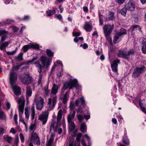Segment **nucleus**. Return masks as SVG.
Listing matches in <instances>:
<instances>
[{"label":"nucleus","instance_id":"c756f323","mask_svg":"<svg viewBox=\"0 0 146 146\" xmlns=\"http://www.w3.org/2000/svg\"><path fill=\"white\" fill-rule=\"evenodd\" d=\"M62 116V111L61 110H60L58 111V115L57 116V122L58 123L60 121L61 119Z\"/></svg>","mask_w":146,"mask_h":146},{"label":"nucleus","instance_id":"c85d7f7f","mask_svg":"<svg viewBox=\"0 0 146 146\" xmlns=\"http://www.w3.org/2000/svg\"><path fill=\"white\" fill-rule=\"evenodd\" d=\"M116 33L118 34L119 36H121L123 35L126 34L127 33L126 30L125 29L122 28L120 29L119 32H117Z\"/></svg>","mask_w":146,"mask_h":146},{"label":"nucleus","instance_id":"37998d69","mask_svg":"<svg viewBox=\"0 0 146 146\" xmlns=\"http://www.w3.org/2000/svg\"><path fill=\"white\" fill-rule=\"evenodd\" d=\"M17 47L16 48V49L15 50H13L11 51H7L6 52L7 54L9 55H13L14 54L16 53L17 50Z\"/></svg>","mask_w":146,"mask_h":146},{"label":"nucleus","instance_id":"4d7b16f0","mask_svg":"<svg viewBox=\"0 0 146 146\" xmlns=\"http://www.w3.org/2000/svg\"><path fill=\"white\" fill-rule=\"evenodd\" d=\"M4 116L5 115L3 111L0 108V119H3Z\"/></svg>","mask_w":146,"mask_h":146},{"label":"nucleus","instance_id":"393cba45","mask_svg":"<svg viewBox=\"0 0 146 146\" xmlns=\"http://www.w3.org/2000/svg\"><path fill=\"white\" fill-rule=\"evenodd\" d=\"M130 29L133 31L135 30H139L140 32H141V28L139 26L137 25H135L132 26L130 28Z\"/></svg>","mask_w":146,"mask_h":146},{"label":"nucleus","instance_id":"2f4dec72","mask_svg":"<svg viewBox=\"0 0 146 146\" xmlns=\"http://www.w3.org/2000/svg\"><path fill=\"white\" fill-rule=\"evenodd\" d=\"M87 128L86 124L85 123L83 122L81 125L80 130L82 132L84 131H86V130Z\"/></svg>","mask_w":146,"mask_h":146},{"label":"nucleus","instance_id":"1a4fd4ad","mask_svg":"<svg viewBox=\"0 0 146 146\" xmlns=\"http://www.w3.org/2000/svg\"><path fill=\"white\" fill-rule=\"evenodd\" d=\"M17 73L11 71L9 74V80L11 85L15 84L17 81Z\"/></svg>","mask_w":146,"mask_h":146},{"label":"nucleus","instance_id":"39448f33","mask_svg":"<svg viewBox=\"0 0 146 146\" xmlns=\"http://www.w3.org/2000/svg\"><path fill=\"white\" fill-rule=\"evenodd\" d=\"M34 102L35 103L36 109L39 110H41L44 106V99L41 97H38L35 99Z\"/></svg>","mask_w":146,"mask_h":146},{"label":"nucleus","instance_id":"dca6fc26","mask_svg":"<svg viewBox=\"0 0 146 146\" xmlns=\"http://www.w3.org/2000/svg\"><path fill=\"white\" fill-rule=\"evenodd\" d=\"M31 140L32 141H36V144L38 145H39L40 144L39 137L36 133L33 132L32 133Z\"/></svg>","mask_w":146,"mask_h":146},{"label":"nucleus","instance_id":"9d476101","mask_svg":"<svg viewBox=\"0 0 146 146\" xmlns=\"http://www.w3.org/2000/svg\"><path fill=\"white\" fill-rule=\"evenodd\" d=\"M31 48L38 49L39 48V47L37 44H29L24 46L22 49L24 52H26Z\"/></svg>","mask_w":146,"mask_h":146},{"label":"nucleus","instance_id":"bb28decb","mask_svg":"<svg viewBox=\"0 0 146 146\" xmlns=\"http://www.w3.org/2000/svg\"><path fill=\"white\" fill-rule=\"evenodd\" d=\"M69 124V130L72 131L74 130L75 128V125L74 122H68Z\"/></svg>","mask_w":146,"mask_h":146},{"label":"nucleus","instance_id":"774afa93","mask_svg":"<svg viewBox=\"0 0 146 146\" xmlns=\"http://www.w3.org/2000/svg\"><path fill=\"white\" fill-rule=\"evenodd\" d=\"M80 46H82L84 49H85L88 47V45L86 43L84 44L83 45L81 44L80 45Z\"/></svg>","mask_w":146,"mask_h":146},{"label":"nucleus","instance_id":"9b49d317","mask_svg":"<svg viewBox=\"0 0 146 146\" xmlns=\"http://www.w3.org/2000/svg\"><path fill=\"white\" fill-rule=\"evenodd\" d=\"M135 4L134 1L132 0L129 1L125 5V7L127 10L133 11L135 9Z\"/></svg>","mask_w":146,"mask_h":146},{"label":"nucleus","instance_id":"e433bc0d","mask_svg":"<svg viewBox=\"0 0 146 146\" xmlns=\"http://www.w3.org/2000/svg\"><path fill=\"white\" fill-rule=\"evenodd\" d=\"M23 65L22 64L20 65H17L16 66H13L12 67V69L11 71L13 72L14 71H17L18 70L19 68Z\"/></svg>","mask_w":146,"mask_h":146},{"label":"nucleus","instance_id":"7ed1b4c3","mask_svg":"<svg viewBox=\"0 0 146 146\" xmlns=\"http://www.w3.org/2000/svg\"><path fill=\"white\" fill-rule=\"evenodd\" d=\"M135 52L133 49L127 50L126 48L120 50L117 53L118 57H122L125 59L128 60L130 58L129 56L133 54Z\"/></svg>","mask_w":146,"mask_h":146},{"label":"nucleus","instance_id":"13d9d810","mask_svg":"<svg viewBox=\"0 0 146 146\" xmlns=\"http://www.w3.org/2000/svg\"><path fill=\"white\" fill-rule=\"evenodd\" d=\"M38 58V56H35V57H34L32 60H29L28 62V63H31L34 62L35 60H36Z\"/></svg>","mask_w":146,"mask_h":146},{"label":"nucleus","instance_id":"6e6552de","mask_svg":"<svg viewBox=\"0 0 146 146\" xmlns=\"http://www.w3.org/2000/svg\"><path fill=\"white\" fill-rule=\"evenodd\" d=\"M145 69V68L144 66H142L140 68L136 67L132 74V77L133 78L138 77L140 74L144 72Z\"/></svg>","mask_w":146,"mask_h":146},{"label":"nucleus","instance_id":"6e6d98bb","mask_svg":"<svg viewBox=\"0 0 146 146\" xmlns=\"http://www.w3.org/2000/svg\"><path fill=\"white\" fill-rule=\"evenodd\" d=\"M12 21L10 19H7L4 21V23L6 25H8L11 23Z\"/></svg>","mask_w":146,"mask_h":146},{"label":"nucleus","instance_id":"a211bd4d","mask_svg":"<svg viewBox=\"0 0 146 146\" xmlns=\"http://www.w3.org/2000/svg\"><path fill=\"white\" fill-rule=\"evenodd\" d=\"M60 88V86L57 85L55 83L53 84V86L51 89V93L52 94L54 95L57 93L58 90Z\"/></svg>","mask_w":146,"mask_h":146},{"label":"nucleus","instance_id":"c9c22d12","mask_svg":"<svg viewBox=\"0 0 146 146\" xmlns=\"http://www.w3.org/2000/svg\"><path fill=\"white\" fill-rule=\"evenodd\" d=\"M56 11L54 10H49L46 12V15L48 16H50L56 13Z\"/></svg>","mask_w":146,"mask_h":146},{"label":"nucleus","instance_id":"4be33fe9","mask_svg":"<svg viewBox=\"0 0 146 146\" xmlns=\"http://www.w3.org/2000/svg\"><path fill=\"white\" fill-rule=\"evenodd\" d=\"M19 112V120L20 121H21L25 125L26 130H27L28 129V126L26 122L24 121L22 117V115L23 113V112Z\"/></svg>","mask_w":146,"mask_h":146},{"label":"nucleus","instance_id":"f8f14e48","mask_svg":"<svg viewBox=\"0 0 146 146\" xmlns=\"http://www.w3.org/2000/svg\"><path fill=\"white\" fill-rule=\"evenodd\" d=\"M18 102L19 104V112H24V106L25 99L23 96H21L19 99Z\"/></svg>","mask_w":146,"mask_h":146},{"label":"nucleus","instance_id":"4c0bfd02","mask_svg":"<svg viewBox=\"0 0 146 146\" xmlns=\"http://www.w3.org/2000/svg\"><path fill=\"white\" fill-rule=\"evenodd\" d=\"M127 10V9L125 7H124L121 10L120 12L122 15L125 17L126 15Z\"/></svg>","mask_w":146,"mask_h":146},{"label":"nucleus","instance_id":"58836bf2","mask_svg":"<svg viewBox=\"0 0 146 146\" xmlns=\"http://www.w3.org/2000/svg\"><path fill=\"white\" fill-rule=\"evenodd\" d=\"M25 118L28 120L29 118V113L27 108H25Z\"/></svg>","mask_w":146,"mask_h":146},{"label":"nucleus","instance_id":"ea45409f","mask_svg":"<svg viewBox=\"0 0 146 146\" xmlns=\"http://www.w3.org/2000/svg\"><path fill=\"white\" fill-rule=\"evenodd\" d=\"M76 141L73 139H71L69 142V146H75Z\"/></svg>","mask_w":146,"mask_h":146},{"label":"nucleus","instance_id":"7c9ffc66","mask_svg":"<svg viewBox=\"0 0 146 146\" xmlns=\"http://www.w3.org/2000/svg\"><path fill=\"white\" fill-rule=\"evenodd\" d=\"M109 17L106 18V20H112L114 18V13L113 12H110L109 14Z\"/></svg>","mask_w":146,"mask_h":146},{"label":"nucleus","instance_id":"a878e982","mask_svg":"<svg viewBox=\"0 0 146 146\" xmlns=\"http://www.w3.org/2000/svg\"><path fill=\"white\" fill-rule=\"evenodd\" d=\"M23 53H20L19 55L15 57V61H20L23 60Z\"/></svg>","mask_w":146,"mask_h":146},{"label":"nucleus","instance_id":"8fccbe9b","mask_svg":"<svg viewBox=\"0 0 146 146\" xmlns=\"http://www.w3.org/2000/svg\"><path fill=\"white\" fill-rule=\"evenodd\" d=\"M125 0H115V1L119 5L123 4L125 1Z\"/></svg>","mask_w":146,"mask_h":146},{"label":"nucleus","instance_id":"b1692460","mask_svg":"<svg viewBox=\"0 0 146 146\" xmlns=\"http://www.w3.org/2000/svg\"><path fill=\"white\" fill-rule=\"evenodd\" d=\"M30 113L31 115V120H32L34 119L35 115V107L34 105L31 107L30 111Z\"/></svg>","mask_w":146,"mask_h":146},{"label":"nucleus","instance_id":"603ef678","mask_svg":"<svg viewBox=\"0 0 146 146\" xmlns=\"http://www.w3.org/2000/svg\"><path fill=\"white\" fill-rule=\"evenodd\" d=\"M142 50L143 53L146 54V45H142Z\"/></svg>","mask_w":146,"mask_h":146},{"label":"nucleus","instance_id":"f257e3e1","mask_svg":"<svg viewBox=\"0 0 146 146\" xmlns=\"http://www.w3.org/2000/svg\"><path fill=\"white\" fill-rule=\"evenodd\" d=\"M40 60L43 66L40 64L39 61L34 63L36 65V67L37 68L38 72L40 73L42 72V68H45L47 69L51 62V60L44 56H42L41 57Z\"/></svg>","mask_w":146,"mask_h":146},{"label":"nucleus","instance_id":"cd10ccee","mask_svg":"<svg viewBox=\"0 0 146 146\" xmlns=\"http://www.w3.org/2000/svg\"><path fill=\"white\" fill-rule=\"evenodd\" d=\"M119 35L116 33L114 35L113 38V42L115 44L121 40Z\"/></svg>","mask_w":146,"mask_h":146},{"label":"nucleus","instance_id":"bf43d9fd","mask_svg":"<svg viewBox=\"0 0 146 146\" xmlns=\"http://www.w3.org/2000/svg\"><path fill=\"white\" fill-rule=\"evenodd\" d=\"M19 136L20 139L21 140V141L23 143L25 140V138L24 136L23 135V134L22 133H20L19 135Z\"/></svg>","mask_w":146,"mask_h":146},{"label":"nucleus","instance_id":"052dcab7","mask_svg":"<svg viewBox=\"0 0 146 146\" xmlns=\"http://www.w3.org/2000/svg\"><path fill=\"white\" fill-rule=\"evenodd\" d=\"M14 119L15 122V123L17 125L18 123L17 121V114H15L14 115Z\"/></svg>","mask_w":146,"mask_h":146},{"label":"nucleus","instance_id":"f3484780","mask_svg":"<svg viewBox=\"0 0 146 146\" xmlns=\"http://www.w3.org/2000/svg\"><path fill=\"white\" fill-rule=\"evenodd\" d=\"M77 117L79 122L80 123L82 122L83 121L84 118H85L86 120H87L90 118V115H83L82 114H79L77 115Z\"/></svg>","mask_w":146,"mask_h":146},{"label":"nucleus","instance_id":"ddd939ff","mask_svg":"<svg viewBox=\"0 0 146 146\" xmlns=\"http://www.w3.org/2000/svg\"><path fill=\"white\" fill-rule=\"evenodd\" d=\"M120 60L118 59H116L113 60L112 64L111 65L112 70L116 73L117 72L118 64L120 63Z\"/></svg>","mask_w":146,"mask_h":146},{"label":"nucleus","instance_id":"72a5a7b5","mask_svg":"<svg viewBox=\"0 0 146 146\" xmlns=\"http://www.w3.org/2000/svg\"><path fill=\"white\" fill-rule=\"evenodd\" d=\"M4 138L5 140L10 143H11L13 141V139L12 137L7 135L4 136Z\"/></svg>","mask_w":146,"mask_h":146},{"label":"nucleus","instance_id":"5fc2aeb1","mask_svg":"<svg viewBox=\"0 0 146 146\" xmlns=\"http://www.w3.org/2000/svg\"><path fill=\"white\" fill-rule=\"evenodd\" d=\"M99 17L100 24L101 25H102L103 24L102 18L103 16L101 15H100V13H99Z\"/></svg>","mask_w":146,"mask_h":146},{"label":"nucleus","instance_id":"2eb2a0df","mask_svg":"<svg viewBox=\"0 0 146 146\" xmlns=\"http://www.w3.org/2000/svg\"><path fill=\"white\" fill-rule=\"evenodd\" d=\"M14 94L16 96H19L21 94V88L18 86L14 84L11 85Z\"/></svg>","mask_w":146,"mask_h":146},{"label":"nucleus","instance_id":"412c9836","mask_svg":"<svg viewBox=\"0 0 146 146\" xmlns=\"http://www.w3.org/2000/svg\"><path fill=\"white\" fill-rule=\"evenodd\" d=\"M11 43L10 41L5 42H0V49L2 50L5 49L9 44Z\"/></svg>","mask_w":146,"mask_h":146},{"label":"nucleus","instance_id":"473e14b6","mask_svg":"<svg viewBox=\"0 0 146 146\" xmlns=\"http://www.w3.org/2000/svg\"><path fill=\"white\" fill-rule=\"evenodd\" d=\"M54 140L53 136L52 134L51 138L46 144V146H51Z\"/></svg>","mask_w":146,"mask_h":146},{"label":"nucleus","instance_id":"de8ad7c7","mask_svg":"<svg viewBox=\"0 0 146 146\" xmlns=\"http://www.w3.org/2000/svg\"><path fill=\"white\" fill-rule=\"evenodd\" d=\"M74 31L72 32L73 36L76 37L79 36L80 35L81 33L80 32H74Z\"/></svg>","mask_w":146,"mask_h":146},{"label":"nucleus","instance_id":"f03ea898","mask_svg":"<svg viewBox=\"0 0 146 146\" xmlns=\"http://www.w3.org/2000/svg\"><path fill=\"white\" fill-rule=\"evenodd\" d=\"M73 87H75L76 89H80L81 88L80 86L78 84V81L76 79L70 80L69 82H65L61 90L62 94L64 92L63 90H65L68 88L69 89H71Z\"/></svg>","mask_w":146,"mask_h":146},{"label":"nucleus","instance_id":"aec40b11","mask_svg":"<svg viewBox=\"0 0 146 146\" xmlns=\"http://www.w3.org/2000/svg\"><path fill=\"white\" fill-rule=\"evenodd\" d=\"M92 26L91 23L86 22L85 23L84 28L87 32H90L92 29Z\"/></svg>","mask_w":146,"mask_h":146},{"label":"nucleus","instance_id":"79ce46f5","mask_svg":"<svg viewBox=\"0 0 146 146\" xmlns=\"http://www.w3.org/2000/svg\"><path fill=\"white\" fill-rule=\"evenodd\" d=\"M36 125L35 124H33L30 126L29 129L31 131H34L36 129Z\"/></svg>","mask_w":146,"mask_h":146},{"label":"nucleus","instance_id":"09e8293b","mask_svg":"<svg viewBox=\"0 0 146 146\" xmlns=\"http://www.w3.org/2000/svg\"><path fill=\"white\" fill-rule=\"evenodd\" d=\"M82 136V134L80 133H78L76 135V139L77 141L78 142H80V139L81 137Z\"/></svg>","mask_w":146,"mask_h":146},{"label":"nucleus","instance_id":"49530a36","mask_svg":"<svg viewBox=\"0 0 146 146\" xmlns=\"http://www.w3.org/2000/svg\"><path fill=\"white\" fill-rule=\"evenodd\" d=\"M122 142L125 144L128 145L129 144L130 142L129 139L126 138L125 139H123Z\"/></svg>","mask_w":146,"mask_h":146},{"label":"nucleus","instance_id":"0e129e2a","mask_svg":"<svg viewBox=\"0 0 146 146\" xmlns=\"http://www.w3.org/2000/svg\"><path fill=\"white\" fill-rule=\"evenodd\" d=\"M44 90L45 91V92L46 93V95H47L49 93V90L48 89V87L45 88H44Z\"/></svg>","mask_w":146,"mask_h":146},{"label":"nucleus","instance_id":"0eeeda50","mask_svg":"<svg viewBox=\"0 0 146 146\" xmlns=\"http://www.w3.org/2000/svg\"><path fill=\"white\" fill-rule=\"evenodd\" d=\"M57 100V97L56 96L54 97L52 100L51 98L48 99V111H50L55 108L56 103Z\"/></svg>","mask_w":146,"mask_h":146},{"label":"nucleus","instance_id":"20e7f679","mask_svg":"<svg viewBox=\"0 0 146 146\" xmlns=\"http://www.w3.org/2000/svg\"><path fill=\"white\" fill-rule=\"evenodd\" d=\"M114 26L113 25H104L103 27L104 32L106 38L110 42L112 41L111 38L109 36V35L111 34L113 29Z\"/></svg>","mask_w":146,"mask_h":146},{"label":"nucleus","instance_id":"e2e57ef3","mask_svg":"<svg viewBox=\"0 0 146 146\" xmlns=\"http://www.w3.org/2000/svg\"><path fill=\"white\" fill-rule=\"evenodd\" d=\"M12 28L13 31L15 32L19 30V28L15 26H13Z\"/></svg>","mask_w":146,"mask_h":146},{"label":"nucleus","instance_id":"4468645a","mask_svg":"<svg viewBox=\"0 0 146 146\" xmlns=\"http://www.w3.org/2000/svg\"><path fill=\"white\" fill-rule=\"evenodd\" d=\"M48 114V113L47 111L44 112L39 117V119L42 121L43 125L45 124L46 122Z\"/></svg>","mask_w":146,"mask_h":146},{"label":"nucleus","instance_id":"423d86ee","mask_svg":"<svg viewBox=\"0 0 146 146\" xmlns=\"http://www.w3.org/2000/svg\"><path fill=\"white\" fill-rule=\"evenodd\" d=\"M20 79L25 84H28L32 82V77L29 74H23L20 76Z\"/></svg>","mask_w":146,"mask_h":146},{"label":"nucleus","instance_id":"6ab92c4d","mask_svg":"<svg viewBox=\"0 0 146 146\" xmlns=\"http://www.w3.org/2000/svg\"><path fill=\"white\" fill-rule=\"evenodd\" d=\"M69 91H66L62 98V100L63 103L65 105L67 104V101L68 100L69 97Z\"/></svg>","mask_w":146,"mask_h":146},{"label":"nucleus","instance_id":"680f3d73","mask_svg":"<svg viewBox=\"0 0 146 146\" xmlns=\"http://www.w3.org/2000/svg\"><path fill=\"white\" fill-rule=\"evenodd\" d=\"M80 100L81 101V103L82 105L85 104V101L83 97L82 96L80 98Z\"/></svg>","mask_w":146,"mask_h":146},{"label":"nucleus","instance_id":"a18cd8bd","mask_svg":"<svg viewBox=\"0 0 146 146\" xmlns=\"http://www.w3.org/2000/svg\"><path fill=\"white\" fill-rule=\"evenodd\" d=\"M139 105L141 107V110L145 113H146V110H145V108L143 107V104L141 103L140 100L139 102Z\"/></svg>","mask_w":146,"mask_h":146},{"label":"nucleus","instance_id":"338daca9","mask_svg":"<svg viewBox=\"0 0 146 146\" xmlns=\"http://www.w3.org/2000/svg\"><path fill=\"white\" fill-rule=\"evenodd\" d=\"M57 66L56 64L55 63H54V65L53 66L51 69V73H52L53 71H54V69Z\"/></svg>","mask_w":146,"mask_h":146},{"label":"nucleus","instance_id":"c03bdc74","mask_svg":"<svg viewBox=\"0 0 146 146\" xmlns=\"http://www.w3.org/2000/svg\"><path fill=\"white\" fill-rule=\"evenodd\" d=\"M42 78L41 72L40 73H39V79L38 82V85H41L42 84Z\"/></svg>","mask_w":146,"mask_h":146},{"label":"nucleus","instance_id":"3c124183","mask_svg":"<svg viewBox=\"0 0 146 146\" xmlns=\"http://www.w3.org/2000/svg\"><path fill=\"white\" fill-rule=\"evenodd\" d=\"M8 32L4 30H0V36L5 35L8 33Z\"/></svg>","mask_w":146,"mask_h":146},{"label":"nucleus","instance_id":"69168bd1","mask_svg":"<svg viewBox=\"0 0 146 146\" xmlns=\"http://www.w3.org/2000/svg\"><path fill=\"white\" fill-rule=\"evenodd\" d=\"M10 132L13 134H15L16 133V131L13 128H11L10 131Z\"/></svg>","mask_w":146,"mask_h":146},{"label":"nucleus","instance_id":"a19ab883","mask_svg":"<svg viewBox=\"0 0 146 146\" xmlns=\"http://www.w3.org/2000/svg\"><path fill=\"white\" fill-rule=\"evenodd\" d=\"M46 52L47 55L49 56H52L54 55L53 53L52 52L51 50L49 49L46 50Z\"/></svg>","mask_w":146,"mask_h":146},{"label":"nucleus","instance_id":"f704fd0d","mask_svg":"<svg viewBox=\"0 0 146 146\" xmlns=\"http://www.w3.org/2000/svg\"><path fill=\"white\" fill-rule=\"evenodd\" d=\"M32 94V90L29 86H27L26 90V96H30Z\"/></svg>","mask_w":146,"mask_h":146},{"label":"nucleus","instance_id":"5701e85b","mask_svg":"<svg viewBox=\"0 0 146 146\" xmlns=\"http://www.w3.org/2000/svg\"><path fill=\"white\" fill-rule=\"evenodd\" d=\"M76 114V111H73L72 114H70L68 115L67 117V119L68 122H73L72 119L74 118Z\"/></svg>","mask_w":146,"mask_h":146},{"label":"nucleus","instance_id":"864d4df0","mask_svg":"<svg viewBox=\"0 0 146 146\" xmlns=\"http://www.w3.org/2000/svg\"><path fill=\"white\" fill-rule=\"evenodd\" d=\"M7 38V35H2L1 37L0 42H3Z\"/></svg>","mask_w":146,"mask_h":146}]
</instances>
